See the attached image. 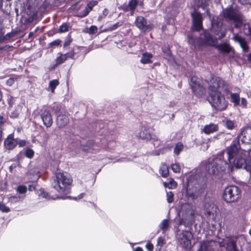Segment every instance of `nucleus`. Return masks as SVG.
Wrapping results in <instances>:
<instances>
[{"label": "nucleus", "instance_id": "obj_1", "mask_svg": "<svg viewBox=\"0 0 251 251\" xmlns=\"http://www.w3.org/2000/svg\"><path fill=\"white\" fill-rule=\"evenodd\" d=\"M209 101L211 106L217 111L225 110L227 105L225 97L222 92H229L228 84L220 77H213L210 80L208 88Z\"/></svg>", "mask_w": 251, "mask_h": 251}, {"label": "nucleus", "instance_id": "obj_2", "mask_svg": "<svg viewBox=\"0 0 251 251\" xmlns=\"http://www.w3.org/2000/svg\"><path fill=\"white\" fill-rule=\"evenodd\" d=\"M72 182V179L67 173H58L51 179V185L52 188L58 193L55 196L41 190L39 196L50 199H65L63 195L68 194L70 192L69 186Z\"/></svg>", "mask_w": 251, "mask_h": 251}, {"label": "nucleus", "instance_id": "obj_3", "mask_svg": "<svg viewBox=\"0 0 251 251\" xmlns=\"http://www.w3.org/2000/svg\"><path fill=\"white\" fill-rule=\"evenodd\" d=\"M182 218L179 224H183L186 226L192 225L195 222L197 215L195 207L189 203H185L182 207Z\"/></svg>", "mask_w": 251, "mask_h": 251}, {"label": "nucleus", "instance_id": "obj_4", "mask_svg": "<svg viewBox=\"0 0 251 251\" xmlns=\"http://www.w3.org/2000/svg\"><path fill=\"white\" fill-rule=\"evenodd\" d=\"M245 242V239L242 236H234L226 237L220 244L227 251H238V246L241 247Z\"/></svg>", "mask_w": 251, "mask_h": 251}, {"label": "nucleus", "instance_id": "obj_5", "mask_svg": "<svg viewBox=\"0 0 251 251\" xmlns=\"http://www.w3.org/2000/svg\"><path fill=\"white\" fill-rule=\"evenodd\" d=\"M224 17L226 21L234 23V26L240 28L242 25V17L240 12L235 9L227 8L223 10Z\"/></svg>", "mask_w": 251, "mask_h": 251}, {"label": "nucleus", "instance_id": "obj_6", "mask_svg": "<svg viewBox=\"0 0 251 251\" xmlns=\"http://www.w3.org/2000/svg\"><path fill=\"white\" fill-rule=\"evenodd\" d=\"M226 152L228 156V160L230 164H232V161L235 158H237L240 154H243L247 156L251 154V151L249 152L241 150L240 149V146L238 141H233L231 145L226 149Z\"/></svg>", "mask_w": 251, "mask_h": 251}, {"label": "nucleus", "instance_id": "obj_7", "mask_svg": "<svg viewBox=\"0 0 251 251\" xmlns=\"http://www.w3.org/2000/svg\"><path fill=\"white\" fill-rule=\"evenodd\" d=\"M241 196V191L236 186L227 187L223 194L224 199L227 202H232L238 200Z\"/></svg>", "mask_w": 251, "mask_h": 251}, {"label": "nucleus", "instance_id": "obj_8", "mask_svg": "<svg viewBox=\"0 0 251 251\" xmlns=\"http://www.w3.org/2000/svg\"><path fill=\"white\" fill-rule=\"evenodd\" d=\"M227 163L223 160L222 157L216 158L213 160V162L211 163V168H209L208 173L210 174L215 175L217 172L223 171L225 170Z\"/></svg>", "mask_w": 251, "mask_h": 251}, {"label": "nucleus", "instance_id": "obj_9", "mask_svg": "<svg viewBox=\"0 0 251 251\" xmlns=\"http://www.w3.org/2000/svg\"><path fill=\"white\" fill-rule=\"evenodd\" d=\"M193 236L192 233L188 231H183L178 235V240L182 248L189 249L191 245V240Z\"/></svg>", "mask_w": 251, "mask_h": 251}, {"label": "nucleus", "instance_id": "obj_10", "mask_svg": "<svg viewBox=\"0 0 251 251\" xmlns=\"http://www.w3.org/2000/svg\"><path fill=\"white\" fill-rule=\"evenodd\" d=\"M190 85L193 92L196 95H201L205 92L204 88L200 83V80L195 76L191 77Z\"/></svg>", "mask_w": 251, "mask_h": 251}, {"label": "nucleus", "instance_id": "obj_11", "mask_svg": "<svg viewBox=\"0 0 251 251\" xmlns=\"http://www.w3.org/2000/svg\"><path fill=\"white\" fill-rule=\"evenodd\" d=\"M204 214L207 217L215 220L216 217L217 207L212 202H206L204 205Z\"/></svg>", "mask_w": 251, "mask_h": 251}, {"label": "nucleus", "instance_id": "obj_12", "mask_svg": "<svg viewBox=\"0 0 251 251\" xmlns=\"http://www.w3.org/2000/svg\"><path fill=\"white\" fill-rule=\"evenodd\" d=\"M245 156L244 154H240L233 160L232 164L237 168H244L246 170V166H251V158L250 161L246 160L245 158Z\"/></svg>", "mask_w": 251, "mask_h": 251}, {"label": "nucleus", "instance_id": "obj_13", "mask_svg": "<svg viewBox=\"0 0 251 251\" xmlns=\"http://www.w3.org/2000/svg\"><path fill=\"white\" fill-rule=\"evenodd\" d=\"M193 18L192 29L200 31L202 28V16L201 13L195 12L192 13Z\"/></svg>", "mask_w": 251, "mask_h": 251}, {"label": "nucleus", "instance_id": "obj_14", "mask_svg": "<svg viewBox=\"0 0 251 251\" xmlns=\"http://www.w3.org/2000/svg\"><path fill=\"white\" fill-rule=\"evenodd\" d=\"M138 4L137 0H130L127 4L125 3L122 5L120 9L125 12H130V15H133Z\"/></svg>", "mask_w": 251, "mask_h": 251}, {"label": "nucleus", "instance_id": "obj_15", "mask_svg": "<svg viewBox=\"0 0 251 251\" xmlns=\"http://www.w3.org/2000/svg\"><path fill=\"white\" fill-rule=\"evenodd\" d=\"M41 118L44 125L47 127H50L52 124V119L49 110L44 109L41 114Z\"/></svg>", "mask_w": 251, "mask_h": 251}, {"label": "nucleus", "instance_id": "obj_16", "mask_svg": "<svg viewBox=\"0 0 251 251\" xmlns=\"http://www.w3.org/2000/svg\"><path fill=\"white\" fill-rule=\"evenodd\" d=\"M18 141L14 138L13 134L9 135L4 142L5 148L8 150H12L17 145Z\"/></svg>", "mask_w": 251, "mask_h": 251}, {"label": "nucleus", "instance_id": "obj_17", "mask_svg": "<svg viewBox=\"0 0 251 251\" xmlns=\"http://www.w3.org/2000/svg\"><path fill=\"white\" fill-rule=\"evenodd\" d=\"M251 129L247 128L244 129L238 137L243 143L251 144Z\"/></svg>", "mask_w": 251, "mask_h": 251}, {"label": "nucleus", "instance_id": "obj_18", "mask_svg": "<svg viewBox=\"0 0 251 251\" xmlns=\"http://www.w3.org/2000/svg\"><path fill=\"white\" fill-rule=\"evenodd\" d=\"M200 38L202 41L203 44L209 46H214L216 41V40L207 31H204L201 34Z\"/></svg>", "mask_w": 251, "mask_h": 251}, {"label": "nucleus", "instance_id": "obj_19", "mask_svg": "<svg viewBox=\"0 0 251 251\" xmlns=\"http://www.w3.org/2000/svg\"><path fill=\"white\" fill-rule=\"evenodd\" d=\"M136 26L141 30L146 31L149 28L147 20L142 16H138L135 21Z\"/></svg>", "mask_w": 251, "mask_h": 251}, {"label": "nucleus", "instance_id": "obj_20", "mask_svg": "<svg viewBox=\"0 0 251 251\" xmlns=\"http://www.w3.org/2000/svg\"><path fill=\"white\" fill-rule=\"evenodd\" d=\"M98 1L96 0H92L90 1L87 5L85 6L83 11L80 12L77 15V17L80 18H83L87 16L89 13L92 10L93 8L97 5Z\"/></svg>", "mask_w": 251, "mask_h": 251}, {"label": "nucleus", "instance_id": "obj_21", "mask_svg": "<svg viewBox=\"0 0 251 251\" xmlns=\"http://www.w3.org/2000/svg\"><path fill=\"white\" fill-rule=\"evenodd\" d=\"M204 192V188H201L198 191V193H195L190 188H188L186 190V196L188 198H190L192 200H196L199 197H200Z\"/></svg>", "mask_w": 251, "mask_h": 251}, {"label": "nucleus", "instance_id": "obj_22", "mask_svg": "<svg viewBox=\"0 0 251 251\" xmlns=\"http://www.w3.org/2000/svg\"><path fill=\"white\" fill-rule=\"evenodd\" d=\"M56 123L59 128L64 127L68 124L69 118L65 114H60L57 117Z\"/></svg>", "mask_w": 251, "mask_h": 251}, {"label": "nucleus", "instance_id": "obj_23", "mask_svg": "<svg viewBox=\"0 0 251 251\" xmlns=\"http://www.w3.org/2000/svg\"><path fill=\"white\" fill-rule=\"evenodd\" d=\"M212 30L215 32V34L218 36L219 39L224 37L226 35V32L225 31H221L222 27L221 24L212 23Z\"/></svg>", "mask_w": 251, "mask_h": 251}, {"label": "nucleus", "instance_id": "obj_24", "mask_svg": "<svg viewBox=\"0 0 251 251\" xmlns=\"http://www.w3.org/2000/svg\"><path fill=\"white\" fill-rule=\"evenodd\" d=\"M137 136L142 139H148L151 137L149 129L145 126H141L139 132L137 133Z\"/></svg>", "mask_w": 251, "mask_h": 251}, {"label": "nucleus", "instance_id": "obj_25", "mask_svg": "<svg viewBox=\"0 0 251 251\" xmlns=\"http://www.w3.org/2000/svg\"><path fill=\"white\" fill-rule=\"evenodd\" d=\"M218 130V126L217 125L210 124L206 125L203 128V132L206 134H209L211 133L217 131Z\"/></svg>", "mask_w": 251, "mask_h": 251}, {"label": "nucleus", "instance_id": "obj_26", "mask_svg": "<svg viewBox=\"0 0 251 251\" xmlns=\"http://www.w3.org/2000/svg\"><path fill=\"white\" fill-rule=\"evenodd\" d=\"M217 49L223 53H229L231 50V48L226 43L220 44L217 46Z\"/></svg>", "mask_w": 251, "mask_h": 251}, {"label": "nucleus", "instance_id": "obj_27", "mask_svg": "<svg viewBox=\"0 0 251 251\" xmlns=\"http://www.w3.org/2000/svg\"><path fill=\"white\" fill-rule=\"evenodd\" d=\"M230 100L235 106L240 105V96L238 93H231L230 94Z\"/></svg>", "mask_w": 251, "mask_h": 251}, {"label": "nucleus", "instance_id": "obj_28", "mask_svg": "<svg viewBox=\"0 0 251 251\" xmlns=\"http://www.w3.org/2000/svg\"><path fill=\"white\" fill-rule=\"evenodd\" d=\"M22 104L17 105L15 109L11 112L10 117L12 118H18L22 112Z\"/></svg>", "mask_w": 251, "mask_h": 251}, {"label": "nucleus", "instance_id": "obj_29", "mask_svg": "<svg viewBox=\"0 0 251 251\" xmlns=\"http://www.w3.org/2000/svg\"><path fill=\"white\" fill-rule=\"evenodd\" d=\"M164 186L170 189L176 188L177 186V183L173 179L169 178L167 182H163Z\"/></svg>", "mask_w": 251, "mask_h": 251}, {"label": "nucleus", "instance_id": "obj_30", "mask_svg": "<svg viewBox=\"0 0 251 251\" xmlns=\"http://www.w3.org/2000/svg\"><path fill=\"white\" fill-rule=\"evenodd\" d=\"M152 56V55L150 53H144L141 59V62L144 64L151 63V58Z\"/></svg>", "mask_w": 251, "mask_h": 251}, {"label": "nucleus", "instance_id": "obj_31", "mask_svg": "<svg viewBox=\"0 0 251 251\" xmlns=\"http://www.w3.org/2000/svg\"><path fill=\"white\" fill-rule=\"evenodd\" d=\"M159 173L162 177H167L169 174V170L167 166L165 164H162L160 168Z\"/></svg>", "mask_w": 251, "mask_h": 251}, {"label": "nucleus", "instance_id": "obj_32", "mask_svg": "<svg viewBox=\"0 0 251 251\" xmlns=\"http://www.w3.org/2000/svg\"><path fill=\"white\" fill-rule=\"evenodd\" d=\"M183 147L184 146L183 144L180 142H178L176 144L174 150V153L176 155H178L183 149Z\"/></svg>", "mask_w": 251, "mask_h": 251}, {"label": "nucleus", "instance_id": "obj_33", "mask_svg": "<svg viewBox=\"0 0 251 251\" xmlns=\"http://www.w3.org/2000/svg\"><path fill=\"white\" fill-rule=\"evenodd\" d=\"M59 81L57 79H53L49 82V88L52 93H54L56 87L59 85Z\"/></svg>", "mask_w": 251, "mask_h": 251}, {"label": "nucleus", "instance_id": "obj_34", "mask_svg": "<svg viewBox=\"0 0 251 251\" xmlns=\"http://www.w3.org/2000/svg\"><path fill=\"white\" fill-rule=\"evenodd\" d=\"M159 227L164 232H165L169 228V221L167 219L163 220L160 224Z\"/></svg>", "mask_w": 251, "mask_h": 251}, {"label": "nucleus", "instance_id": "obj_35", "mask_svg": "<svg viewBox=\"0 0 251 251\" xmlns=\"http://www.w3.org/2000/svg\"><path fill=\"white\" fill-rule=\"evenodd\" d=\"M223 122L224 123L225 126L228 129L232 130L234 128V124L232 121L228 120L223 121Z\"/></svg>", "mask_w": 251, "mask_h": 251}, {"label": "nucleus", "instance_id": "obj_36", "mask_svg": "<svg viewBox=\"0 0 251 251\" xmlns=\"http://www.w3.org/2000/svg\"><path fill=\"white\" fill-rule=\"evenodd\" d=\"M198 251H213V250L209 246L204 243L201 245Z\"/></svg>", "mask_w": 251, "mask_h": 251}, {"label": "nucleus", "instance_id": "obj_37", "mask_svg": "<svg viewBox=\"0 0 251 251\" xmlns=\"http://www.w3.org/2000/svg\"><path fill=\"white\" fill-rule=\"evenodd\" d=\"M66 55L61 54L59 57L56 59V64L60 65L64 62L66 60Z\"/></svg>", "mask_w": 251, "mask_h": 251}, {"label": "nucleus", "instance_id": "obj_38", "mask_svg": "<svg viewBox=\"0 0 251 251\" xmlns=\"http://www.w3.org/2000/svg\"><path fill=\"white\" fill-rule=\"evenodd\" d=\"M243 30L245 34L251 36V27L249 24H245Z\"/></svg>", "mask_w": 251, "mask_h": 251}, {"label": "nucleus", "instance_id": "obj_39", "mask_svg": "<svg viewBox=\"0 0 251 251\" xmlns=\"http://www.w3.org/2000/svg\"><path fill=\"white\" fill-rule=\"evenodd\" d=\"M69 30V25L66 23H63L59 28V32L63 33L68 31Z\"/></svg>", "mask_w": 251, "mask_h": 251}, {"label": "nucleus", "instance_id": "obj_40", "mask_svg": "<svg viewBox=\"0 0 251 251\" xmlns=\"http://www.w3.org/2000/svg\"><path fill=\"white\" fill-rule=\"evenodd\" d=\"M98 31V27L95 25H91L86 31L90 35H93L97 33Z\"/></svg>", "mask_w": 251, "mask_h": 251}, {"label": "nucleus", "instance_id": "obj_41", "mask_svg": "<svg viewBox=\"0 0 251 251\" xmlns=\"http://www.w3.org/2000/svg\"><path fill=\"white\" fill-rule=\"evenodd\" d=\"M14 34L13 32H9L7 33L5 36H1L0 38V42H2L4 41L9 40L14 36Z\"/></svg>", "mask_w": 251, "mask_h": 251}, {"label": "nucleus", "instance_id": "obj_42", "mask_svg": "<svg viewBox=\"0 0 251 251\" xmlns=\"http://www.w3.org/2000/svg\"><path fill=\"white\" fill-rule=\"evenodd\" d=\"M27 191V188L24 185H20L17 188V192L20 194L25 193Z\"/></svg>", "mask_w": 251, "mask_h": 251}, {"label": "nucleus", "instance_id": "obj_43", "mask_svg": "<svg viewBox=\"0 0 251 251\" xmlns=\"http://www.w3.org/2000/svg\"><path fill=\"white\" fill-rule=\"evenodd\" d=\"M123 24V22H117V23L113 24L108 27V29L110 31L114 30L117 29L118 27L122 25Z\"/></svg>", "mask_w": 251, "mask_h": 251}, {"label": "nucleus", "instance_id": "obj_44", "mask_svg": "<svg viewBox=\"0 0 251 251\" xmlns=\"http://www.w3.org/2000/svg\"><path fill=\"white\" fill-rule=\"evenodd\" d=\"M166 243V241L164 238L159 237L157 239V246H159L160 248L162 247Z\"/></svg>", "mask_w": 251, "mask_h": 251}, {"label": "nucleus", "instance_id": "obj_45", "mask_svg": "<svg viewBox=\"0 0 251 251\" xmlns=\"http://www.w3.org/2000/svg\"><path fill=\"white\" fill-rule=\"evenodd\" d=\"M209 141H210L209 139H207L206 140H205V141H204L202 143L201 147V150L205 151L208 149V148L209 147Z\"/></svg>", "mask_w": 251, "mask_h": 251}, {"label": "nucleus", "instance_id": "obj_46", "mask_svg": "<svg viewBox=\"0 0 251 251\" xmlns=\"http://www.w3.org/2000/svg\"><path fill=\"white\" fill-rule=\"evenodd\" d=\"M34 153L32 149L28 148L25 150V154L27 157L31 158L33 156Z\"/></svg>", "mask_w": 251, "mask_h": 251}, {"label": "nucleus", "instance_id": "obj_47", "mask_svg": "<svg viewBox=\"0 0 251 251\" xmlns=\"http://www.w3.org/2000/svg\"><path fill=\"white\" fill-rule=\"evenodd\" d=\"M167 201L168 203H171L174 201V194L172 192H167Z\"/></svg>", "mask_w": 251, "mask_h": 251}, {"label": "nucleus", "instance_id": "obj_48", "mask_svg": "<svg viewBox=\"0 0 251 251\" xmlns=\"http://www.w3.org/2000/svg\"><path fill=\"white\" fill-rule=\"evenodd\" d=\"M0 210L2 212L7 213L10 211V208L3 203L0 202Z\"/></svg>", "mask_w": 251, "mask_h": 251}, {"label": "nucleus", "instance_id": "obj_49", "mask_svg": "<svg viewBox=\"0 0 251 251\" xmlns=\"http://www.w3.org/2000/svg\"><path fill=\"white\" fill-rule=\"evenodd\" d=\"M240 45L241 47L242 48L243 50L245 51H248L249 50V47L247 45V43L246 41L244 40H243L242 42L240 43Z\"/></svg>", "mask_w": 251, "mask_h": 251}, {"label": "nucleus", "instance_id": "obj_50", "mask_svg": "<svg viewBox=\"0 0 251 251\" xmlns=\"http://www.w3.org/2000/svg\"><path fill=\"white\" fill-rule=\"evenodd\" d=\"M171 168L173 171L175 173H179L180 168L178 164H173L171 165Z\"/></svg>", "mask_w": 251, "mask_h": 251}, {"label": "nucleus", "instance_id": "obj_51", "mask_svg": "<svg viewBox=\"0 0 251 251\" xmlns=\"http://www.w3.org/2000/svg\"><path fill=\"white\" fill-rule=\"evenodd\" d=\"M248 102L247 100L242 98L241 99V102H240V105L239 106H241L242 108H246L247 107Z\"/></svg>", "mask_w": 251, "mask_h": 251}, {"label": "nucleus", "instance_id": "obj_52", "mask_svg": "<svg viewBox=\"0 0 251 251\" xmlns=\"http://www.w3.org/2000/svg\"><path fill=\"white\" fill-rule=\"evenodd\" d=\"M232 38L235 41L238 42L239 44L242 42L243 40H244V39L241 36L235 34H234Z\"/></svg>", "mask_w": 251, "mask_h": 251}, {"label": "nucleus", "instance_id": "obj_53", "mask_svg": "<svg viewBox=\"0 0 251 251\" xmlns=\"http://www.w3.org/2000/svg\"><path fill=\"white\" fill-rule=\"evenodd\" d=\"M61 40L58 39L50 42L49 44V46L51 47L58 46L61 43Z\"/></svg>", "mask_w": 251, "mask_h": 251}, {"label": "nucleus", "instance_id": "obj_54", "mask_svg": "<svg viewBox=\"0 0 251 251\" xmlns=\"http://www.w3.org/2000/svg\"><path fill=\"white\" fill-rule=\"evenodd\" d=\"M64 55H66V59L68 58H74L75 56V53L74 50H71L69 52H67L66 53L64 54Z\"/></svg>", "mask_w": 251, "mask_h": 251}, {"label": "nucleus", "instance_id": "obj_55", "mask_svg": "<svg viewBox=\"0 0 251 251\" xmlns=\"http://www.w3.org/2000/svg\"><path fill=\"white\" fill-rule=\"evenodd\" d=\"M6 120L7 118L4 115H0V128L6 123Z\"/></svg>", "mask_w": 251, "mask_h": 251}, {"label": "nucleus", "instance_id": "obj_56", "mask_svg": "<svg viewBox=\"0 0 251 251\" xmlns=\"http://www.w3.org/2000/svg\"><path fill=\"white\" fill-rule=\"evenodd\" d=\"M188 42L190 44H192V46H194V48L195 47V39H193L192 36L190 35H188Z\"/></svg>", "mask_w": 251, "mask_h": 251}, {"label": "nucleus", "instance_id": "obj_57", "mask_svg": "<svg viewBox=\"0 0 251 251\" xmlns=\"http://www.w3.org/2000/svg\"><path fill=\"white\" fill-rule=\"evenodd\" d=\"M81 5H79L78 2L72 6V8L74 10L78 11L81 9Z\"/></svg>", "mask_w": 251, "mask_h": 251}, {"label": "nucleus", "instance_id": "obj_58", "mask_svg": "<svg viewBox=\"0 0 251 251\" xmlns=\"http://www.w3.org/2000/svg\"><path fill=\"white\" fill-rule=\"evenodd\" d=\"M15 82V80L13 78H10L6 81V84L9 86H12Z\"/></svg>", "mask_w": 251, "mask_h": 251}, {"label": "nucleus", "instance_id": "obj_59", "mask_svg": "<svg viewBox=\"0 0 251 251\" xmlns=\"http://www.w3.org/2000/svg\"><path fill=\"white\" fill-rule=\"evenodd\" d=\"M26 141L25 140H22L18 141V144L20 147H23L26 145Z\"/></svg>", "mask_w": 251, "mask_h": 251}, {"label": "nucleus", "instance_id": "obj_60", "mask_svg": "<svg viewBox=\"0 0 251 251\" xmlns=\"http://www.w3.org/2000/svg\"><path fill=\"white\" fill-rule=\"evenodd\" d=\"M146 248L150 251H152L153 245L151 243H148L146 245Z\"/></svg>", "mask_w": 251, "mask_h": 251}, {"label": "nucleus", "instance_id": "obj_61", "mask_svg": "<svg viewBox=\"0 0 251 251\" xmlns=\"http://www.w3.org/2000/svg\"><path fill=\"white\" fill-rule=\"evenodd\" d=\"M242 4H251V0H238Z\"/></svg>", "mask_w": 251, "mask_h": 251}, {"label": "nucleus", "instance_id": "obj_62", "mask_svg": "<svg viewBox=\"0 0 251 251\" xmlns=\"http://www.w3.org/2000/svg\"><path fill=\"white\" fill-rule=\"evenodd\" d=\"M15 102L14 98L13 97H11L8 100V104L10 107H12L13 105L14 104Z\"/></svg>", "mask_w": 251, "mask_h": 251}, {"label": "nucleus", "instance_id": "obj_63", "mask_svg": "<svg viewBox=\"0 0 251 251\" xmlns=\"http://www.w3.org/2000/svg\"><path fill=\"white\" fill-rule=\"evenodd\" d=\"M72 41V39H69L65 41V42H64V45H63L64 47H66L69 46L71 44Z\"/></svg>", "mask_w": 251, "mask_h": 251}, {"label": "nucleus", "instance_id": "obj_64", "mask_svg": "<svg viewBox=\"0 0 251 251\" xmlns=\"http://www.w3.org/2000/svg\"><path fill=\"white\" fill-rule=\"evenodd\" d=\"M11 201H18L20 200V197L17 196H12L9 198Z\"/></svg>", "mask_w": 251, "mask_h": 251}]
</instances>
